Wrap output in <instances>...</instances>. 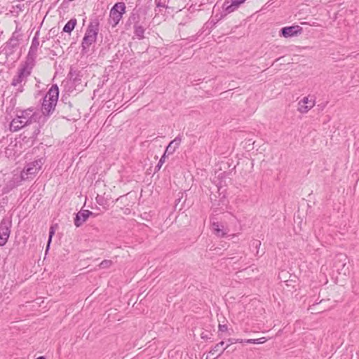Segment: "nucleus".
Instances as JSON below:
<instances>
[{
    "mask_svg": "<svg viewBox=\"0 0 359 359\" xmlns=\"http://www.w3.org/2000/svg\"><path fill=\"white\" fill-rule=\"evenodd\" d=\"M20 31L21 27L17 26L11 37L6 42L4 50L7 56L14 53V48L19 46L20 41L22 39V34L20 33Z\"/></svg>",
    "mask_w": 359,
    "mask_h": 359,
    "instance_id": "0eeeda50",
    "label": "nucleus"
},
{
    "mask_svg": "<svg viewBox=\"0 0 359 359\" xmlns=\"http://www.w3.org/2000/svg\"><path fill=\"white\" fill-rule=\"evenodd\" d=\"M266 341V339L265 337H262V338L256 339H245L244 343L259 344L264 343Z\"/></svg>",
    "mask_w": 359,
    "mask_h": 359,
    "instance_id": "cd10ccee",
    "label": "nucleus"
},
{
    "mask_svg": "<svg viewBox=\"0 0 359 359\" xmlns=\"http://www.w3.org/2000/svg\"><path fill=\"white\" fill-rule=\"evenodd\" d=\"M83 74L81 71L71 67L68 74V78L72 85L74 86V90H81L83 87L81 78Z\"/></svg>",
    "mask_w": 359,
    "mask_h": 359,
    "instance_id": "1a4fd4ad",
    "label": "nucleus"
},
{
    "mask_svg": "<svg viewBox=\"0 0 359 359\" xmlns=\"http://www.w3.org/2000/svg\"><path fill=\"white\" fill-rule=\"evenodd\" d=\"M39 32L40 31L38 30L36 33H35V35L34 37H36L37 38V40H39Z\"/></svg>",
    "mask_w": 359,
    "mask_h": 359,
    "instance_id": "ea45409f",
    "label": "nucleus"
},
{
    "mask_svg": "<svg viewBox=\"0 0 359 359\" xmlns=\"http://www.w3.org/2000/svg\"><path fill=\"white\" fill-rule=\"evenodd\" d=\"M95 200L96 202L100 205H104L107 203V200L102 196L100 195H97V197L95 198Z\"/></svg>",
    "mask_w": 359,
    "mask_h": 359,
    "instance_id": "c756f323",
    "label": "nucleus"
},
{
    "mask_svg": "<svg viewBox=\"0 0 359 359\" xmlns=\"http://www.w3.org/2000/svg\"><path fill=\"white\" fill-rule=\"evenodd\" d=\"M281 58H282L281 57H279V58H277V59L276 60V61H278V60H280Z\"/></svg>",
    "mask_w": 359,
    "mask_h": 359,
    "instance_id": "c03bdc74",
    "label": "nucleus"
},
{
    "mask_svg": "<svg viewBox=\"0 0 359 359\" xmlns=\"http://www.w3.org/2000/svg\"><path fill=\"white\" fill-rule=\"evenodd\" d=\"M228 342L229 343L228 345L230 346L231 344H235V343H244V340L240 339L230 338L228 339Z\"/></svg>",
    "mask_w": 359,
    "mask_h": 359,
    "instance_id": "2f4dec72",
    "label": "nucleus"
},
{
    "mask_svg": "<svg viewBox=\"0 0 359 359\" xmlns=\"http://www.w3.org/2000/svg\"><path fill=\"white\" fill-rule=\"evenodd\" d=\"M180 144H177V145L175 144H173L172 145V148H175V151L176 150L177 148H178V147L180 146Z\"/></svg>",
    "mask_w": 359,
    "mask_h": 359,
    "instance_id": "a19ab883",
    "label": "nucleus"
},
{
    "mask_svg": "<svg viewBox=\"0 0 359 359\" xmlns=\"http://www.w3.org/2000/svg\"><path fill=\"white\" fill-rule=\"evenodd\" d=\"M229 346V345H226V346L225 348H222V351H221V352L216 357H213L214 354H210L208 353V354L206 356V359H217L218 357H219L222 355V353H223V352L226 349L228 348Z\"/></svg>",
    "mask_w": 359,
    "mask_h": 359,
    "instance_id": "7c9ffc66",
    "label": "nucleus"
},
{
    "mask_svg": "<svg viewBox=\"0 0 359 359\" xmlns=\"http://www.w3.org/2000/svg\"><path fill=\"white\" fill-rule=\"evenodd\" d=\"M231 1L233 3V6H236L238 8L246 0H231Z\"/></svg>",
    "mask_w": 359,
    "mask_h": 359,
    "instance_id": "473e14b6",
    "label": "nucleus"
},
{
    "mask_svg": "<svg viewBox=\"0 0 359 359\" xmlns=\"http://www.w3.org/2000/svg\"><path fill=\"white\" fill-rule=\"evenodd\" d=\"M36 359H46L45 356H39L36 358Z\"/></svg>",
    "mask_w": 359,
    "mask_h": 359,
    "instance_id": "79ce46f5",
    "label": "nucleus"
},
{
    "mask_svg": "<svg viewBox=\"0 0 359 359\" xmlns=\"http://www.w3.org/2000/svg\"><path fill=\"white\" fill-rule=\"evenodd\" d=\"M48 34L50 35H57V30L55 28H52L50 29Z\"/></svg>",
    "mask_w": 359,
    "mask_h": 359,
    "instance_id": "e433bc0d",
    "label": "nucleus"
},
{
    "mask_svg": "<svg viewBox=\"0 0 359 359\" xmlns=\"http://www.w3.org/2000/svg\"><path fill=\"white\" fill-rule=\"evenodd\" d=\"M161 166L158 165V163L155 167V172L158 171L161 169Z\"/></svg>",
    "mask_w": 359,
    "mask_h": 359,
    "instance_id": "58836bf2",
    "label": "nucleus"
},
{
    "mask_svg": "<svg viewBox=\"0 0 359 359\" xmlns=\"http://www.w3.org/2000/svg\"><path fill=\"white\" fill-rule=\"evenodd\" d=\"M212 230L213 233L218 237H225L227 234V232L226 229H224V226L217 222H213L212 223Z\"/></svg>",
    "mask_w": 359,
    "mask_h": 359,
    "instance_id": "dca6fc26",
    "label": "nucleus"
},
{
    "mask_svg": "<svg viewBox=\"0 0 359 359\" xmlns=\"http://www.w3.org/2000/svg\"><path fill=\"white\" fill-rule=\"evenodd\" d=\"M90 216L95 217L96 215L88 210L81 209L75 215L74 219V225L76 227L82 226V224L88 219Z\"/></svg>",
    "mask_w": 359,
    "mask_h": 359,
    "instance_id": "4468645a",
    "label": "nucleus"
},
{
    "mask_svg": "<svg viewBox=\"0 0 359 359\" xmlns=\"http://www.w3.org/2000/svg\"><path fill=\"white\" fill-rule=\"evenodd\" d=\"M217 191V193L219 194V197H220V201L222 203H224V201L226 198V189H224L222 185V182H219V185H216V187L214 189Z\"/></svg>",
    "mask_w": 359,
    "mask_h": 359,
    "instance_id": "4be33fe9",
    "label": "nucleus"
},
{
    "mask_svg": "<svg viewBox=\"0 0 359 359\" xmlns=\"http://www.w3.org/2000/svg\"><path fill=\"white\" fill-rule=\"evenodd\" d=\"M224 14H223V13H222V14H221V17H219V19H222V17H224Z\"/></svg>",
    "mask_w": 359,
    "mask_h": 359,
    "instance_id": "37998d69",
    "label": "nucleus"
},
{
    "mask_svg": "<svg viewBox=\"0 0 359 359\" xmlns=\"http://www.w3.org/2000/svg\"><path fill=\"white\" fill-rule=\"evenodd\" d=\"M224 344V341H222L219 343L217 344L215 346H213L211 348V350L209 351V353L214 354L215 353L218 352V351H219V353H220L221 351H222V347L223 346Z\"/></svg>",
    "mask_w": 359,
    "mask_h": 359,
    "instance_id": "bb28decb",
    "label": "nucleus"
},
{
    "mask_svg": "<svg viewBox=\"0 0 359 359\" xmlns=\"http://www.w3.org/2000/svg\"><path fill=\"white\" fill-rule=\"evenodd\" d=\"M139 20H140V15L138 13V11H135V9H134L128 18V22H134V25H135V23L139 24Z\"/></svg>",
    "mask_w": 359,
    "mask_h": 359,
    "instance_id": "b1692460",
    "label": "nucleus"
},
{
    "mask_svg": "<svg viewBox=\"0 0 359 359\" xmlns=\"http://www.w3.org/2000/svg\"><path fill=\"white\" fill-rule=\"evenodd\" d=\"M39 46V41L37 40L36 37H33L31 46L29 47L28 53L25 57L26 61H28L32 64L36 65V56H37V50Z\"/></svg>",
    "mask_w": 359,
    "mask_h": 359,
    "instance_id": "ddd939ff",
    "label": "nucleus"
},
{
    "mask_svg": "<svg viewBox=\"0 0 359 359\" xmlns=\"http://www.w3.org/2000/svg\"><path fill=\"white\" fill-rule=\"evenodd\" d=\"M59 97V88L53 84L43 99L41 111L44 116H50L55 111Z\"/></svg>",
    "mask_w": 359,
    "mask_h": 359,
    "instance_id": "20e7f679",
    "label": "nucleus"
},
{
    "mask_svg": "<svg viewBox=\"0 0 359 359\" xmlns=\"http://www.w3.org/2000/svg\"><path fill=\"white\" fill-rule=\"evenodd\" d=\"M73 105L70 102H66L64 98L57 106V114L63 118L71 119L72 117Z\"/></svg>",
    "mask_w": 359,
    "mask_h": 359,
    "instance_id": "9d476101",
    "label": "nucleus"
},
{
    "mask_svg": "<svg viewBox=\"0 0 359 359\" xmlns=\"http://www.w3.org/2000/svg\"><path fill=\"white\" fill-rule=\"evenodd\" d=\"M213 334L211 331V330L205 329L201 333V339L204 340L210 339L212 337Z\"/></svg>",
    "mask_w": 359,
    "mask_h": 359,
    "instance_id": "a878e982",
    "label": "nucleus"
},
{
    "mask_svg": "<svg viewBox=\"0 0 359 359\" xmlns=\"http://www.w3.org/2000/svg\"><path fill=\"white\" fill-rule=\"evenodd\" d=\"M10 126H11V130L14 131V132L18 131L21 128L25 127L23 125L22 121L21 122L20 119L18 118L17 116H15V118H14L11 121Z\"/></svg>",
    "mask_w": 359,
    "mask_h": 359,
    "instance_id": "412c9836",
    "label": "nucleus"
},
{
    "mask_svg": "<svg viewBox=\"0 0 359 359\" xmlns=\"http://www.w3.org/2000/svg\"><path fill=\"white\" fill-rule=\"evenodd\" d=\"M238 7L236 6H233V3L231 1L230 2L226 0L222 5V10L224 13V15H226L235 10H236Z\"/></svg>",
    "mask_w": 359,
    "mask_h": 359,
    "instance_id": "6ab92c4d",
    "label": "nucleus"
},
{
    "mask_svg": "<svg viewBox=\"0 0 359 359\" xmlns=\"http://www.w3.org/2000/svg\"><path fill=\"white\" fill-rule=\"evenodd\" d=\"M125 13V4L123 2L116 3L110 10L109 23L113 27H115L118 24Z\"/></svg>",
    "mask_w": 359,
    "mask_h": 359,
    "instance_id": "423d86ee",
    "label": "nucleus"
},
{
    "mask_svg": "<svg viewBox=\"0 0 359 359\" xmlns=\"http://www.w3.org/2000/svg\"><path fill=\"white\" fill-rule=\"evenodd\" d=\"M55 227H57V224L51 225L50 229H49L48 241V245H47V247H46V250H48L49 245H50V244L51 243V241H52V238L55 235Z\"/></svg>",
    "mask_w": 359,
    "mask_h": 359,
    "instance_id": "393cba45",
    "label": "nucleus"
},
{
    "mask_svg": "<svg viewBox=\"0 0 359 359\" xmlns=\"http://www.w3.org/2000/svg\"><path fill=\"white\" fill-rule=\"evenodd\" d=\"M77 20L76 18H72L70 19L64 26L62 29V32H61V35L59 36V39L62 37L63 35V33H67L68 36L71 35L72 32L74 29L75 27L76 26Z\"/></svg>",
    "mask_w": 359,
    "mask_h": 359,
    "instance_id": "f3484780",
    "label": "nucleus"
},
{
    "mask_svg": "<svg viewBox=\"0 0 359 359\" xmlns=\"http://www.w3.org/2000/svg\"><path fill=\"white\" fill-rule=\"evenodd\" d=\"M134 28V34L139 39H144V32L145 29L138 23H135L133 26Z\"/></svg>",
    "mask_w": 359,
    "mask_h": 359,
    "instance_id": "aec40b11",
    "label": "nucleus"
},
{
    "mask_svg": "<svg viewBox=\"0 0 359 359\" xmlns=\"http://www.w3.org/2000/svg\"><path fill=\"white\" fill-rule=\"evenodd\" d=\"M298 111L302 114L306 113L315 105L314 100H309V97H304L298 103Z\"/></svg>",
    "mask_w": 359,
    "mask_h": 359,
    "instance_id": "2eb2a0df",
    "label": "nucleus"
},
{
    "mask_svg": "<svg viewBox=\"0 0 359 359\" xmlns=\"http://www.w3.org/2000/svg\"><path fill=\"white\" fill-rule=\"evenodd\" d=\"M112 265V261L109 259H104L99 264L100 269H108Z\"/></svg>",
    "mask_w": 359,
    "mask_h": 359,
    "instance_id": "c85d7f7f",
    "label": "nucleus"
},
{
    "mask_svg": "<svg viewBox=\"0 0 359 359\" xmlns=\"http://www.w3.org/2000/svg\"><path fill=\"white\" fill-rule=\"evenodd\" d=\"M219 332H226L228 330V327L226 325H219Z\"/></svg>",
    "mask_w": 359,
    "mask_h": 359,
    "instance_id": "72a5a7b5",
    "label": "nucleus"
},
{
    "mask_svg": "<svg viewBox=\"0 0 359 359\" xmlns=\"http://www.w3.org/2000/svg\"><path fill=\"white\" fill-rule=\"evenodd\" d=\"M165 154H163L158 163L159 166H162V165L165 163Z\"/></svg>",
    "mask_w": 359,
    "mask_h": 359,
    "instance_id": "c9c22d12",
    "label": "nucleus"
},
{
    "mask_svg": "<svg viewBox=\"0 0 359 359\" xmlns=\"http://www.w3.org/2000/svg\"><path fill=\"white\" fill-rule=\"evenodd\" d=\"M210 198L213 205H219L221 203L220 197L216 190L210 191Z\"/></svg>",
    "mask_w": 359,
    "mask_h": 359,
    "instance_id": "5701e85b",
    "label": "nucleus"
},
{
    "mask_svg": "<svg viewBox=\"0 0 359 359\" xmlns=\"http://www.w3.org/2000/svg\"><path fill=\"white\" fill-rule=\"evenodd\" d=\"M261 245V242L259 241H255L252 243V245L255 248H259Z\"/></svg>",
    "mask_w": 359,
    "mask_h": 359,
    "instance_id": "4c0bfd02",
    "label": "nucleus"
},
{
    "mask_svg": "<svg viewBox=\"0 0 359 359\" xmlns=\"http://www.w3.org/2000/svg\"><path fill=\"white\" fill-rule=\"evenodd\" d=\"M26 180L21 174L13 175V177L8 180L3 188L4 194L9 193L11 190L21 184L22 181Z\"/></svg>",
    "mask_w": 359,
    "mask_h": 359,
    "instance_id": "f8f14e48",
    "label": "nucleus"
},
{
    "mask_svg": "<svg viewBox=\"0 0 359 359\" xmlns=\"http://www.w3.org/2000/svg\"><path fill=\"white\" fill-rule=\"evenodd\" d=\"M100 22L97 18L92 19L90 22L81 42V53L86 54L90 46L95 43L99 32Z\"/></svg>",
    "mask_w": 359,
    "mask_h": 359,
    "instance_id": "7ed1b4c3",
    "label": "nucleus"
},
{
    "mask_svg": "<svg viewBox=\"0 0 359 359\" xmlns=\"http://www.w3.org/2000/svg\"><path fill=\"white\" fill-rule=\"evenodd\" d=\"M15 116L22 121L25 126L28 128L20 135L23 142L29 147L34 144L37 136L40 133L41 125L38 121L41 116L39 113L34 111L33 109L29 108L25 110H16Z\"/></svg>",
    "mask_w": 359,
    "mask_h": 359,
    "instance_id": "f257e3e1",
    "label": "nucleus"
},
{
    "mask_svg": "<svg viewBox=\"0 0 359 359\" xmlns=\"http://www.w3.org/2000/svg\"><path fill=\"white\" fill-rule=\"evenodd\" d=\"M11 226V217H4L0 222V246H4L7 243Z\"/></svg>",
    "mask_w": 359,
    "mask_h": 359,
    "instance_id": "6e6552de",
    "label": "nucleus"
},
{
    "mask_svg": "<svg viewBox=\"0 0 359 359\" xmlns=\"http://www.w3.org/2000/svg\"><path fill=\"white\" fill-rule=\"evenodd\" d=\"M36 65L28 61H23L17 72L15 76H13L11 85L17 88V93H22L24 91V85L26 83L27 78L31 75L32 70Z\"/></svg>",
    "mask_w": 359,
    "mask_h": 359,
    "instance_id": "f03ea898",
    "label": "nucleus"
},
{
    "mask_svg": "<svg viewBox=\"0 0 359 359\" xmlns=\"http://www.w3.org/2000/svg\"><path fill=\"white\" fill-rule=\"evenodd\" d=\"M46 159L44 158H39L34 161L29 162L26 164L20 174L27 180L33 179L34 177L41 169L42 165L44 164Z\"/></svg>",
    "mask_w": 359,
    "mask_h": 359,
    "instance_id": "39448f33",
    "label": "nucleus"
},
{
    "mask_svg": "<svg viewBox=\"0 0 359 359\" xmlns=\"http://www.w3.org/2000/svg\"><path fill=\"white\" fill-rule=\"evenodd\" d=\"M157 8H165V5L161 1V0H155Z\"/></svg>",
    "mask_w": 359,
    "mask_h": 359,
    "instance_id": "f704fd0d",
    "label": "nucleus"
},
{
    "mask_svg": "<svg viewBox=\"0 0 359 359\" xmlns=\"http://www.w3.org/2000/svg\"><path fill=\"white\" fill-rule=\"evenodd\" d=\"M182 142V137L180 135H178L173 140H172L168 145L166 147V149L163 153V154H165V157L168 156L169 155L172 154L175 152V148H172V145L173 144H175L176 145L177 144H180Z\"/></svg>",
    "mask_w": 359,
    "mask_h": 359,
    "instance_id": "a211bd4d",
    "label": "nucleus"
},
{
    "mask_svg": "<svg viewBox=\"0 0 359 359\" xmlns=\"http://www.w3.org/2000/svg\"><path fill=\"white\" fill-rule=\"evenodd\" d=\"M303 28L299 25H292L282 27L279 32V35L285 38L292 37L301 34Z\"/></svg>",
    "mask_w": 359,
    "mask_h": 359,
    "instance_id": "9b49d317",
    "label": "nucleus"
}]
</instances>
